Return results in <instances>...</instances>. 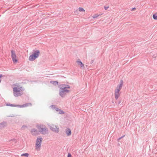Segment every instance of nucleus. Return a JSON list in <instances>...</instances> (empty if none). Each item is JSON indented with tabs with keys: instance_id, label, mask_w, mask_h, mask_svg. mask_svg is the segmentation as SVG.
<instances>
[{
	"instance_id": "f257e3e1",
	"label": "nucleus",
	"mask_w": 157,
	"mask_h": 157,
	"mask_svg": "<svg viewBox=\"0 0 157 157\" xmlns=\"http://www.w3.org/2000/svg\"><path fill=\"white\" fill-rule=\"evenodd\" d=\"M24 90V89L21 86H17L13 88V95L15 97L21 96L23 94V92Z\"/></svg>"
},
{
	"instance_id": "f03ea898",
	"label": "nucleus",
	"mask_w": 157,
	"mask_h": 157,
	"mask_svg": "<svg viewBox=\"0 0 157 157\" xmlns=\"http://www.w3.org/2000/svg\"><path fill=\"white\" fill-rule=\"evenodd\" d=\"M40 54V52L39 50L35 51L33 53L29 56V60L30 61H34L39 56Z\"/></svg>"
},
{
	"instance_id": "7ed1b4c3",
	"label": "nucleus",
	"mask_w": 157,
	"mask_h": 157,
	"mask_svg": "<svg viewBox=\"0 0 157 157\" xmlns=\"http://www.w3.org/2000/svg\"><path fill=\"white\" fill-rule=\"evenodd\" d=\"M42 127H41L39 126L38 129L41 133L44 135L48 133V129L46 128L45 126H42Z\"/></svg>"
},
{
	"instance_id": "20e7f679",
	"label": "nucleus",
	"mask_w": 157,
	"mask_h": 157,
	"mask_svg": "<svg viewBox=\"0 0 157 157\" xmlns=\"http://www.w3.org/2000/svg\"><path fill=\"white\" fill-rule=\"evenodd\" d=\"M42 138L41 137L40 138H37L36 141V148L37 150H39L38 149H40L41 145V143L42 141Z\"/></svg>"
},
{
	"instance_id": "39448f33",
	"label": "nucleus",
	"mask_w": 157,
	"mask_h": 157,
	"mask_svg": "<svg viewBox=\"0 0 157 157\" xmlns=\"http://www.w3.org/2000/svg\"><path fill=\"white\" fill-rule=\"evenodd\" d=\"M70 90L66 89L63 90V89L60 88L59 89V95L62 98H63L66 94Z\"/></svg>"
},
{
	"instance_id": "423d86ee",
	"label": "nucleus",
	"mask_w": 157,
	"mask_h": 157,
	"mask_svg": "<svg viewBox=\"0 0 157 157\" xmlns=\"http://www.w3.org/2000/svg\"><path fill=\"white\" fill-rule=\"evenodd\" d=\"M49 127L52 131L56 133L59 132V128L58 126L52 124L49 125Z\"/></svg>"
},
{
	"instance_id": "0eeeda50",
	"label": "nucleus",
	"mask_w": 157,
	"mask_h": 157,
	"mask_svg": "<svg viewBox=\"0 0 157 157\" xmlns=\"http://www.w3.org/2000/svg\"><path fill=\"white\" fill-rule=\"evenodd\" d=\"M11 57L13 62H17V60L16 59V56L15 52L13 50L11 51Z\"/></svg>"
},
{
	"instance_id": "6e6552de",
	"label": "nucleus",
	"mask_w": 157,
	"mask_h": 157,
	"mask_svg": "<svg viewBox=\"0 0 157 157\" xmlns=\"http://www.w3.org/2000/svg\"><path fill=\"white\" fill-rule=\"evenodd\" d=\"M70 86L69 85L65 84H61L59 86V89H63L64 90L65 89L70 88Z\"/></svg>"
},
{
	"instance_id": "1a4fd4ad",
	"label": "nucleus",
	"mask_w": 157,
	"mask_h": 157,
	"mask_svg": "<svg viewBox=\"0 0 157 157\" xmlns=\"http://www.w3.org/2000/svg\"><path fill=\"white\" fill-rule=\"evenodd\" d=\"M120 90L119 89H116L115 91V98L117 100L118 98L120 96V94L119 93V92L120 91Z\"/></svg>"
},
{
	"instance_id": "9d476101",
	"label": "nucleus",
	"mask_w": 157,
	"mask_h": 157,
	"mask_svg": "<svg viewBox=\"0 0 157 157\" xmlns=\"http://www.w3.org/2000/svg\"><path fill=\"white\" fill-rule=\"evenodd\" d=\"M7 125L6 122L3 121L0 123V129H2Z\"/></svg>"
},
{
	"instance_id": "9b49d317",
	"label": "nucleus",
	"mask_w": 157,
	"mask_h": 157,
	"mask_svg": "<svg viewBox=\"0 0 157 157\" xmlns=\"http://www.w3.org/2000/svg\"><path fill=\"white\" fill-rule=\"evenodd\" d=\"M32 105V104L30 103H28L22 105H18V107L20 108L26 107Z\"/></svg>"
},
{
	"instance_id": "f8f14e48",
	"label": "nucleus",
	"mask_w": 157,
	"mask_h": 157,
	"mask_svg": "<svg viewBox=\"0 0 157 157\" xmlns=\"http://www.w3.org/2000/svg\"><path fill=\"white\" fill-rule=\"evenodd\" d=\"M66 133L67 136H70L71 134V132L70 129L69 128H67L66 130Z\"/></svg>"
},
{
	"instance_id": "ddd939ff",
	"label": "nucleus",
	"mask_w": 157,
	"mask_h": 157,
	"mask_svg": "<svg viewBox=\"0 0 157 157\" xmlns=\"http://www.w3.org/2000/svg\"><path fill=\"white\" fill-rule=\"evenodd\" d=\"M123 85V82L122 80H121L120 82V83L119 85H118L117 87V89L121 90L122 87Z\"/></svg>"
},
{
	"instance_id": "4468645a",
	"label": "nucleus",
	"mask_w": 157,
	"mask_h": 157,
	"mask_svg": "<svg viewBox=\"0 0 157 157\" xmlns=\"http://www.w3.org/2000/svg\"><path fill=\"white\" fill-rule=\"evenodd\" d=\"M31 132L33 135H35L37 134V131L35 128H33L31 130Z\"/></svg>"
},
{
	"instance_id": "2eb2a0df",
	"label": "nucleus",
	"mask_w": 157,
	"mask_h": 157,
	"mask_svg": "<svg viewBox=\"0 0 157 157\" xmlns=\"http://www.w3.org/2000/svg\"><path fill=\"white\" fill-rule=\"evenodd\" d=\"M77 62L78 64L81 67H83L84 64L80 60V59H78Z\"/></svg>"
},
{
	"instance_id": "dca6fc26",
	"label": "nucleus",
	"mask_w": 157,
	"mask_h": 157,
	"mask_svg": "<svg viewBox=\"0 0 157 157\" xmlns=\"http://www.w3.org/2000/svg\"><path fill=\"white\" fill-rule=\"evenodd\" d=\"M6 105L7 106H10L12 107H18V105H16L15 104H11L9 103H7L6 104Z\"/></svg>"
},
{
	"instance_id": "f3484780",
	"label": "nucleus",
	"mask_w": 157,
	"mask_h": 157,
	"mask_svg": "<svg viewBox=\"0 0 157 157\" xmlns=\"http://www.w3.org/2000/svg\"><path fill=\"white\" fill-rule=\"evenodd\" d=\"M50 83L55 86H56L58 85V82L57 81H51Z\"/></svg>"
},
{
	"instance_id": "a211bd4d",
	"label": "nucleus",
	"mask_w": 157,
	"mask_h": 157,
	"mask_svg": "<svg viewBox=\"0 0 157 157\" xmlns=\"http://www.w3.org/2000/svg\"><path fill=\"white\" fill-rule=\"evenodd\" d=\"M51 107L52 108L55 109L56 111H58L59 110V109L55 107V105H52L51 106Z\"/></svg>"
},
{
	"instance_id": "6ab92c4d",
	"label": "nucleus",
	"mask_w": 157,
	"mask_h": 157,
	"mask_svg": "<svg viewBox=\"0 0 157 157\" xmlns=\"http://www.w3.org/2000/svg\"><path fill=\"white\" fill-rule=\"evenodd\" d=\"M29 154L27 153L22 154L21 155V156H24L26 157H28L29 156Z\"/></svg>"
},
{
	"instance_id": "aec40b11",
	"label": "nucleus",
	"mask_w": 157,
	"mask_h": 157,
	"mask_svg": "<svg viewBox=\"0 0 157 157\" xmlns=\"http://www.w3.org/2000/svg\"><path fill=\"white\" fill-rule=\"evenodd\" d=\"M78 10L80 12L82 11L84 12L85 11V10L82 8V7H79L78 8Z\"/></svg>"
},
{
	"instance_id": "412c9836",
	"label": "nucleus",
	"mask_w": 157,
	"mask_h": 157,
	"mask_svg": "<svg viewBox=\"0 0 157 157\" xmlns=\"http://www.w3.org/2000/svg\"><path fill=\"white\" fill-rule=\"evenodd\" d=\"M153 18L154 19L157 20V15L155 14L153 15Z\"/></svg>"
},
{
	"instance_id": "4be33fe9",
	"label": "nucleus",
	"mask_w": 157,
	"mask_h": 157,
	"mask_svg": "<svg viewBox=\"0 0 157 157\" xmlns=\"http://www.w3.org/2000/svg\"><path fill=\"white\" fill-rule=\"evenodd\" d=\"M59 111V113L60 114H63L64 113V112L63 110H61V109H60Z\"/></svg>"
},
{
	"instance_id": "5701e85b",
	"label": "nucleus",
	"mask_w": 157,
	"mask_h": 157,
	"mask_svg": "<svg viewBox=\"0 0 157 157\" xmlns=\"http://www.w3.org/2000/svg\"><path fill=\"white\" fill-rule=\"evenodd\" d=\"M27 128V126H26V125H23L22 127H21V129H25V128Z\"/></svg>"
},
{
	"instance_id": "b1692460",
	"label": "nucleus",
	"mask_w": 157,
	"mask_h": 157,
	"mask_svg": "<svg viewBox=\"0 0 157 157\" xmlns=\"http://www.w3.org/2000/svg\"><path fill=\"white\" fill-rule=\"evenodd\" d=\"M124 136H125V135H124V136H121V137H120L119 138H118V139H117V141H119V140H121V138H122L123 137H124Z\"/></svg>"
},
{
	"instance_id": "393cba45",
	"label": "nucleus",
	"mask_w": 157,
	"mask_h": 157,
	"mask_svg": "<svg viewBox=\"0 0 157 157\" xmlns=\"http://www.w3.org/2000/svg\"><path fill=\"white\" fill-rule=\"evenodd\" d=\"M153 57L155 59L156 58H157V54H156L155 55H154Z\"/></svg>"
},
{
	"instance_id": "a878e982",
	"label": "nucleus",
	"mask_w": 157,
	"mask_h": 157,
	"mask_svg": "<svg viewBox=\"0 0 157 157\" xmlns=\"http://www.w3.org/2000/svg\"><path fill=\"white\" fill-rule=\"evenodd\" d=\"M99 15L95 14L94 16H93V18H96Z\"/></svg>"
},
{
	"instance_id": "bb28decb",
	"label": "nucleus",
	"mask_w": 157,
	"mask_h": 157,
	"mask_svg": "<svg viewBox=\"0 0 157 157\" xmlns=\"http://www.w3.org/2000/svg\"><path fill=\"white\" fill-rule=\"evenodd\" d=\"M67 157H71V154L70 153H68L67 155Z\"/></svg>"
},
{
	"instance_id": "cd10ccee",
	"label": "nucleus",
	"mask_w": 157,
	"mask_h": 157,
	"mask_svg": "<svg viewBox=\"0 0 157 157\" xmlns=\"http://www.w3.org/2000/svg\"><path fill=\"white\" fill-rule=\"evenodd\" d=\"M108 8H109L108 6H104V8L105 10H107L108 9Z\"/></svg>"
},
{
	"instance_id": "c85d7f7f",
	"label": "nucleus",
	"mask_w": 157,
	"mask_h": 157,
	"mask_svg": "<svg viewBox=\"0 0 157 157\" xmlns=\"http://www.w3.org/2000/svg\"><path fill=\"white\" fill-rule=\"evenodd\" d=\"M94 61V60H91V61L90 62V64H92L93 63Z\"/></svg>"
},
{
	"instance_id": "c756f323",
	"label": "nucleus",
	"mask_w": 157,
	"mask_h": 157,
	"mask_svg": "<svg viewBox=\"0 0 157 157\" xmlns=\"http://www.w3.org/2000/svg\"><path fill=\"white\" fill-rule=\"evenodd\" d=\"M136 10V8L134 7V8H132V11H134V10Z\"/></svg>"
},
{
	"instance_id": "7c9ffc66",
	"label": "nucleus",
	"mask_w": 157,
	"mask_h": 157,
	"mask_svg": "<svg viewBox=\"0 0 157 157\" xmlns=\"http://www.w3.org/2000/svg\"><path fill=\"white\" fill-rule=\"evenodd\" d=\"M121 102V100H120L118 102V104H119Z\"/></svg>"
},
{
	"instance_id": "2f4dec72",
	"label": "nucleus",
	"mask_w": 157,
	"mask_h": 157,
	"mask_svg": "<svg viewBox=\"0 0 157 157\" xmlns=\"http://www.w3.org/2000/svg\"><path fill=\"white\" fill-rule=\"evenodd\" d=\"M15 140V139H13V140L12 139V140H14V141Z\"/></svg>"
}]
</instances>
